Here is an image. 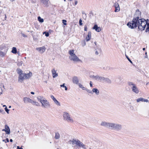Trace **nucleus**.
<instances>
[{"instance_id": "1", "label": "nucleus", "mask_w": 149, "mask_h": 149, "mask_svg": "<svg viewBox=\"0 0 149 149\" xmlns=\"http://www.w3.org/2000/svg\"><path fill=\"white\" fill-rule=\"evenodd\" d=\"M141 12L138 10L136 11L132 21H130L127 24V26L131 29L136 28L140 24L141 19L139 18Z\"/></svg>"}, {"instance_id": "2", "label": "nucleus", "mask_w": 149, "mask_h": 149, "mask_svg": "<svg viewBox=\"0 0 149 149\" xmlns=\"http://www.w3.org/2000/svg\"><path fill=\"white\" fill-rule=\"evenodd\" d=\"M140 24L138 25V29L141 31L144 30L146 26V32H147L149 31V22L148 19L146 21L145 19L141 18Z\"/></svg>"}, {"instance_id": "3", "label": "nucleus", "mask_w": 149, "mask_h": 149, "mask_svg": "<svg viewBox=\"0 0 149 149\" xmlns=\"http://www.w3.org/2000/svg\"><path fill=\"white\" fill-rule=\"evenodd\" d=\"M37 99L38 101L41 103L42 107L47 108L50 107L49 102L43 97L39 96L37 97Z\"/></svg>"}, {"instance_id": "4", "label": "nucleus", "mask_w": 149, "mask_h": 149, "mask_svg": "<svg viewBox=\"0 0 149 149\" xmlns=\"http://www.w3.org/2000/svg\"><path fill=\"white\" fill-rule=\"evenodd\" d=\"M74 50H70L69 51L68 53L70 55L69 56V58L70 60L74 62H77L80 61V60L74 54Z\"/></svg>"}, {"instance_id": "5", "label": "nucleus", "mask_w": 149, "mask_h": 149, "mask_svg": "<svg viewBox=\"0 0 149 149\" xmlns=\"http://www.w3.org/2000/svg\"><path fill=\"white\" fill-rule=\"evenodd\" d=\"M63 117L64 119L69 123H73L74 121L72 118L71 117L70 114L67 112H63Z\"/></svg>"}, {"instance_id": "6", "label": "nucleus", "mask_w": 149, "mask_h": 149, "mask_svg": "<svg viewBox=\"0 0 149 149\" xmlns=\"http://www.w3.org/2000/svg\"><path fill=\"white\" fill-rule=\"evenodd\" d=\"M128 85L132 89V90L133 92L136 94L139 93V89L135 84L132 82H129L128 83Z\"/></svg>"}, {"instance_id": "7", "label": "nucleus", "mask_w": 149, "mask_h": 149, "mask_svg": "<svg viewBox=\"0 0 149 149\" xmlns=\"http://www.w3.org/2000/svg\"><path fill=\"white\" fill-rule=\"evenodd\" d=\"M122 128L121 125L118 124L111 123V129L119 131L121 130Z\"/></svg>"}, {"instance_id": "8", "label": "nucleus", "mask_w": 149, "mask_h": 149, "mask_svg": "<svg viewBox=\"0 0 149 149\" xmlns=\"http://www.w3.org/2000/svg\"><path fill=\"white\" fill-rule=\"evenodd\" d=\"M111 123H108L105 121H102L100 123V125L110 129Z\"/></svg>"}, {"instance_id": "9", "label": "nucleus", "mask_w": 149, "mask_h": 149, "mask_svg": "<svg viewBox=\"0 0 149 149\" xmlns=\"http://www.w3.org/2000/svg\"><path fill=\"white\" fill-rule=\"evenodd\" d=\"M23 101L25 103H32L33 100L29 97H25L23 98Z\"/></svg>"}, {"instance_id": "10", "label": "nucleus", "mask_w": 149, "mask_h": 149, "mask_svg": "<svg viewBox=\"0 0 149 149\" xmlns=\"http://www.w3.org/2000/svg\"><path fill=\"white\" fill-rule=\"evenodd\" d=\"M77 142L76 146H78L79 147H82L84 148H86V146L79 140L78 139Z\"/></svg>"}, {"instance_id": "11", "label": "nucleus", "mask_w": 149, "mask_h": 149, "mask_svg": "<svg viewBox=\"0 0 149 149\" xmlns=\"http://www.w3.org/2000/svg\"><path fill=\"white\" fill-rule=\"evenodd\" d=\"M36 49L38 50L40 53L42 54L45 52V48L43 46L41 47L37 48Z\"/></svg>"}, {"instance_id": "12", "label": "nucleus", "mask_w": 149, "mask_h": 149, "mask_svg": "<svg viewBox=\"0 0 149 149\" xmlns=\"http://www.w3.org/2000/svg\"><path fill=\"white\" fill-rule=\"evenodd\" d=\"M106 82L109 84H111V80L108 78H106L103 77L102 79V82Z\"/></svg>"}, {"instance_id": "13", "label": "nucleus", "mask_w": 149, "mask_h": 149, "mask_svg": "<svg viewBox=\"0 0 149 149\" xmlns=\"http://www.w3.org/2000/svg\"><path fill=\"white\" fill-rule=\"evenodd\" d=\"M136 101L137 102H148V100L143 98L142 97H140L139 98H138L136 99Z\"/></svg>"}, {"instance_id": "14", "label": "nucleus", "mask_w": 149, "mask_h": 149, "mask_svg": "<svg viewBox=\"0 0 149 149\" xmlns=\"http://www.w3.org/2000/svg\"><path fill=\"white\" fill-rule=\"evenodd\" d=\"M72 81L73 83L78 84H79V80L78 78L76 76H74L72 78Z\"/></svg>"}, {"instance_id": "15", "label": "nucleus", "mask_w": 149, "mask_h": 149, "mask_svg": "<svg viewBox=\"0 0 149 149\" xmlns=\"http://www.w3.org/2000/svg\"><path fill=\"white\" fill-rule=\"evenodd\" d=\"M25 79V75L24 74V73L21 74L19 75V81H20L21 82H22L23 80Z\"/></svg>"}, {"instance_id": "16", "label": "nucleus", "mask_w": 149, "mask_h": 149, "mask_svg": "<svg viewBox=\"0 0 149 149\" xmlns=\"http://www.w3.org/2000/svg\"><path fill=\"white\" fill-rule=\"evenodd\" d=\"M93 29H95L97 32H99L101 31V28L100 27H98L97 25L96 24L94 25Z\"/></svg>"}, {"instance_id": "17", "label": "nucleus", "mask_w": 149, "mask_h": 149, "mask_svg": "<svg viewBox=\"0 0 149 149\" xmlns=\"http://www.w3.org/2000/svg\"><path fill=\"white\" fill-rule=\"evenodd\" d=\"M8 49H4V51H1L0 52V56L1 57H4L8 50Z\"/></svg>"}, {"instance_id": "18", "label": "nucleus", "mask_w": 149, "mask_h": 149, "mask_svg": "<svg viewBox=\"0 0 149 149\" xmlns=\"http://www.w3.org/2000/svg\"><path fill=\"white\" fill-rule=\"evenodd\" d=\"M42 3L46 7L48 6L49 3V0H41Z\"/></svg>"}, {"instance_id": "19", "label": "nucleus", "mask_w": 149, "mask_h": 149, "mask_svg": "<svg viewBox=\"0 0 149 149\" xmlns=\"http://www.w3.org/2000/svg\"><path fill=\"white\" fill-rule=\"evenodd\" d=\"M91 37V31H89L88 32V35L87 36L86 38V40L87 41H88L90 40Z\"/></svg>"}, {"instance_id": "20", "label": "nucleus", "mask_w": 149, "mask_h": 149, "mask_svg": "<svg viewBox=\"0 0 149 149\" xmlns=\"http://www.w3.org/2000/svg\"><path fill=\"white\" fill-rule=\"evenodd\" d=\"M114 6L116 8L115 12H117L119 11L120 10V8L118 3H116Z\"/></svg>"}, {"instance_id": "21", "label": "nucleus", "mask_w": 149, "mask_h": 149, "mask_svg": "<svg viewBox=\"0 0 149 149\" xmlns=\"http://www.w3.org/2000/svg\"><path fill=\"white\" fill-rule=\"evenodd\" d=\"M5 128L6 130V133L8 134H10V131L9 127L7 125H6L5 126Z\"/></svg>"}, {"instance_id": "22", "label": "nucleus", "mask_w": 149, "mask_h": 149, "mask_svg": "<svg viewBox=\"0 0 149 149\" xmlns=\"http://www.w3.org/2000/svg\"><path fill=\"white\" fill-rule=\"evenodd\" d=\"M92 92L93 93H95L97 95H99V91L98 89L96 88H94L92 89Z\"/></svg>"}, {"instance_id": "23", "label": "nucleus", "mask_w": 149, "mask_h": 149, "mask_svg": "<svg viewBox=\"0 0 149 149\" xmlns=\"http://www.w3.org/2000/svg\"><path fill=\"white\" fill-rule=\"evenodd\" d=\"M52 73L53 75V77L54 78L58 76V74L56 73L55 69H53L52 70Z\"/></svg>"}, {"instance_id": "24", "label": "nucleus", "mask_w": 149, "mask_h": 149, "mask_svg": "<svg viewBox=\"0 0 149 149\" xmlns=\"http://www.w3.org/2000/svg\"><path fill=\"white\" fill-rule=\"evenodd\" d=\"M25 79H28L30 78L32 75V73L31 72H30L28 74H25Z\"/></svg>"}, {"instance_id": "25", "label": "nucleus", "mask_w": 149, "mask_h": 149, "mask_svg": "<svg viewBox=\"0 0 149 149\" xmlns=\"http://www.w3.org/2000/svg\"><path fill=\"white\" fill-rule=\"evenodd\" d=\"M78 139H73L72 140H70L69 141L70 143V144L72 143L73 145L74 144H77V141Z\"/></svg>"}, {"instance_id": "26", "label": "nucleus", "mask_w": 149, "mask_h": 149, "mask_svg": "<svg viewBox=\"0 0 149 149\" xmlns=\"http://www.w3.org/2000/svg\"><path fill=\"white\" fill-rule=\"evenodd\" d=\"M8 49L4 45H2L0 46V50L1 51H4V49Z\"/></svg>"}, {"instance_id": "27", "label": "nucleus", "mask_w": 149, "mask_h": 149, "mask_svg": "<svg viewBox=\"0 0 149 149\" xmlns=\"http://www.w3.org/2000/svg\"><path fill=\"white\" fill-rule=\"evenodd\" d=\"M55 139H59L60 138V135L59 134L58 132H56L55 133V135L54 137Z\"/></svg>"}, {"instance_id": "28", "label": "nucleus", "mask_w": 149, "mask_h": 149, "mask_svg": "<svg viewBox=\"0 0 149 149\" xmlns=\"http://www.w3.org/2000/svg\"><path fill=\"white\" fill-rule=\"evenodd\" d=\"M11 52L14 54H16L17 52V50L16 48L15 47H13L12 48V49Z\"/></svg>"}, {"instance_id": "29", "label": "nucleus", "mask_w": 149, "mask_h": 149, "mask_svg": "<svg viewBox=\"0 0 149 149\" xmlns=\"http://www.w3.org/2000/svg\"><path fill=\"white\" fill-rule=\"evenodd\" d=\"M79 86V87L82 88V89L83 90H86V88L84 87L83 85H82L81 84H80V83H79L78 84Z\"/></svg>"}, {"instance_id": "30", "label": "nucleus", "mask_w": 149, "mask_h": 149, "mask_svg": "<svg viewBox=\"0 0 149 149\" xmlns=\"http://www.w3.org/2000/svg\"><path fill=\"white\" fill-rule=\"evenodd\" d=\"M38 21L41 23H42L44 22V19L42 18H41V17L39 16L38 17Z\"/></svg>"}, {"instance_id": "31", "label": "nucleus", "mask_w": 149, "mask_h": 149, "mask_svg": "<svg viewBox=\"0 0 149 149\" xmlns=\"http://www.w3.org/2000/svg\"><path fill=\"white\" fill-rule=\"evenodd\" d=\"M99 75H96V76L95 75H93L92 77V78H93V79H94L96 80H97L98 77Z\"/></svg>"}, {"instance_id": "32", "label": "nucleus", "mask_w": 149, "mask_h": 149, "mask_svg": "<svg viewBox=\"0 0 149 149\" xmlns=\"http://www.w3.org/2000/svg\"><path fill=\"white\" fill-rule=\"evenodd\" d=\"M54 103L57 105L58 106H60V103L58 102V101L56 99V100H55L54 101Z\"/></svg>"}, {"instance_id": "33", "label": "nucleus", "mask_w": 149, "mask_h": 149, "mask_svg": "<svg viewBox=\"0 0 149 149\" xmlns=\"http://www.w3.org/2000/svg\"><path fill=\"white\" fill-rule=\"evenodd\" d=\"M32 104L34 105H35L36 106H38V103L34 101L33 100L32 103Z\"/></svg>"}, {"instance_id": "34", "label": "nucleus", "mask_w": 149, "mask_h": 149, "mask_svg": "<svg viewBox=\"0 0 149 149\" xmlns=\"http://www.w3.org/2000/svg\"><path fill=\"white\" fill-rule=\"evenodd\" d=\"M102 78L103 77H100L99 76L97 81L100 82H102Z\"/></svg>"}, {"instance_id": "35", "label": "nucleus", "mask_w": 149, "mask_h": 149, "mask_svg": "<svg viewBox=\"0 0 149 149\" xmlns=\"http://www.w3.org/2000/svg\"><path fill=\"white\" fill-rule=\"evenodd\" d=\"M17 73H18L20 75V74H22V70H21L20 69H17Z\"/></svg>"}, {"instance_id": "36", "label": "nucleus", "mask_w": 149, "mask_h": 149, "mask_svg": "<svg viewBox=\"0 0 149 149\" xmlns=\"http://www.w3.org/2000/svg\"><path fill=\"white\" fill-rule=\"evenodd\" d=\"M22 63H23L22 61H20L19 62H18L17 63V65L19 66H21L22 65Z\"/></svg>"}, {"instance_id": "37", "label": "nucleus", "mask_w": 149, "mask_h": 149, "mask_svg": "<svg viewBox=\"0 0 149 149\" xmlns=\"http://www.w3.org/2000/svg\"><path fill=\"white\" fill-rule=\"evenodd\" d=\"M66 22H67V21L63 19V20H62V22L63 23V24L64 25H65L67 24L66 23Z\"/></svg>"}, {"instance_id": "38", "label": "nucleus", "mask_w": 149, "mask_h": 149, "mask_svg": "<svg viewBox=\"0 0 149 149\" xmlns=\"http://www.w3.org/2000/svg\"><path fill=\"white\" fill-rule=\"evenodd\" d=\"M85 90H86V91L88 93L93 94V93H92V91H91L90 90H89L87 89H86V88Z\"/></svg>"}, {"instance_id": "39", "label": "nucleus", "mask_w": 149, "mask_h": 149, "mask_svg": "<svg viewBox=\"0 0 149 149\" xmlns=\"http://www.w3.org/2000/svg\"><path fill=\"white\" fill-rule=\"evenodd\" d=\"M0 113H2L3 114H4L5 113L4 111L2 109H0Z\"/></svg>"}, {"instance_id": "40", "label": "nucleus", "mask_w": 149, "mask_h": 149, "mask_svg": "<svg viewBox=\"0 0 149 149\" xmlns=\"http://www.w3.org/2000/svg\"><path fill=\"white\" fill-rule=\"evenodd\" d=\"M5 111H6V112L8 114L9 113V110L6 107L5 108Z\"/></svg>"}, {"instance_id": "41", "label": "nucleus", "mask_w": 149, "mask_h": 149, "mask_svg": "<svg viewBox=\"0 0 149 149\" xmlns=\"http://www.w3.org/2000/svg\"><path fill=\"white\" fill-rule=\"evenodd\" d=\"M44 33H45V35L47 37H48L49 35V34L48 32H44L43 34Z\"/></svg>"}, {"instance_id": "42", "label": "nucleus", "mask_w": 149, "mask_h": 149, "mask_svg": "<svg viewBox=\"0 0 149 149\" xmlns=\"http://www.w3.org/2000/svg\"><path fill=\"white\" fill-rule=\"evenodd\" d=\"M51 97L53 100L54 101L56 100V99L52 95H51Z\"/></svg>"}, {"instance_id": "43", "label": "nucleus", "mask_w": 149, "mask_h": 149, "mask_svg": "<svg viewBox=\"0 0 149 149\" xmlns=\"http://www.w3.org/2000/svg\"><path fill=\"white\" fill-rule=\"evenodd\" d=\"M21 34L22 35V36L24 37H27V36L25 35L24 34V33H22V32H21Z\"/></svg>"}, {"instance_id": "44", "label": "nucleus", "mask_w": 149, "mask_h": 149, "mask_svg": "<svg viewBox=\"0 0 149 149\" xmlns=\"http://www.w3.org/2000/svg\"><path fill=\"white\" fill-rule=\"evenodd\" d=\"M83 18L85 19H86V14L85 13H84V15H83Z\"/></svg>"}, {"instance_id": "45", "label": "nucleus", "mask_w": 149, "mask_h": 149, "mask_svg": "<svg viewBox=\"0 0 149 149\" xmlns=\"http://www.w3.org/2000/svg\"><path fill=\"white\" fill-rule=\"evenodd\" d=\"M126 57L127 58V59L128 60V61L130 62V63H132V61H131V60L128 58V57L127 56H126Z\"/></svg>"}, {"instance_id": "46", "label": "nucleus", "mask_w": 149, "mask_h": 149, "mask_svg": "<svg viewBox=\"0 0 149 149\" xmlns=\"http://www.w3.org/2000/svg\"><path fill=\"white\" fill-rule=\"evenodd\" d=\"M79 24L80 25H82V20L81 19H80L79 20Z\"/></svg>"}, {"instance_id": "47", "label": "nucleus", "mask_w": 149, "mask_h": 149, "mask_svg": "<svg viewBox=\"0 0 149 149\" xmlns=\"http://www.w3.org/2000/svg\"><path fill=\"white\" fill-rule=\"evenodd\" d=\"M87 27L86 26H84V30L85 31H87Z\"/></svg>"}, {"instance_id": "48", "label": "nucleus", "mask_w": 149, "mask_h": 149, "mask_svg": "<svg viewBox=\"0 0 149 149\" xmlns=\"http://www.w3.org/2000/svg\"><path fill=\"white\" fill-rule=\"evenodd\" d=\"M2 93V89L1 88H0V95Z\"/></svg>"}, {"instance_id": "49", "label": "nucleus", "mask_w": 149, "mask_h": 149, "mask_svg": "<svg viewBox=\"0 0 149 149\" xmlns=\"http://www.w3.org/2000/svg\"><path fill=\"white\" fill-rule=\"evenodd\" d=\"M90 85L91 87H92L93 86L92 82L91 81H90Z\"/></svg>"}, {"instance_id": "50", "label": "nucleus", "mask_w": 149, "mask_h": 149, "mask_svg": "<svg viewBox=\"0 0 149 149\" xmlns=\"http://www.w3.org/2000/svg\"><path fill=\"white\" fill-rule=\"evenodd\" d=\"M86 45V42L85 41H84L83 43L82 44V45L83 46H85Z\"/></svg>"}, {"instance_id": "51", "label": "nucleus", "mask_w": 149, "mask_h": 149, "mask_svg": "<svg viewBox=\"0 0 149 149\" xmlns=\"http://www.w3.org/2000/svg\"><path fill=\"white\" fill-rule=\"evenodd\" d=\"M64 85H65V84H62V85H60V86H61V87H64L65 86Z\"/></svg>"}, {"instance_id": "52", "label": "nucleus", "mask_w": 149, "mask_h": 149, "mask_svg": "<svg viewBox=\"0 0 149 149\" xmlns=\"http://www.w3.org/2000/svg\"><path fill=\"white\" fill-rule=\"evenodd\" d=\"M95 53V54L97 55H98V54H99L98 52V51H97L96 50Z\"/></svg>"}, {"instance_id": "53", "label": "nucleus", "mask_w": 149, "mask_h": 149, "mask_svg": "<svg viewBox=\"0 0 149 149\" xmlns=\"http://www.w3.org/2000/svg\"><path fill=\"white\" fill-rule=\"evenodd\" d=\"M109 67H107L106 68H104V70H108V69H109Z\"/></svg>"}, {"instance_id": "54", "label": "nucleus", "mask_w": 149, "mask_h": 149, "mask_svg": "<svg viewBox=\"0 0 149 149\" xmlns=\"http://www.w3.org/2000/svg\"><path fill=\"white\" fill-rule=\"evenodd\" d=\"M6 141L5 142L6 143V142H9V140L8 138H6Z\"/></svg>"}, {"instance_id": "55", "label": "nucleus", "mask_w": 149, "mask_h": 149, "mask_svg": "<svg viewBox=\"0 0 149 149\" xmlns=\"http://www.w3.org/2000/svg\"><path fill=\"white\" fill-rule=\"evenodd\" d=\"M130 108L131 109H132V110H133V109H134V108H133V107L132 106H130Z\"/></svg>"}, {"instance_id": "56", "label": "nucleus", "mask_w": 149, "mask_h": 149, "mask_svg": "<svg viewBox=\"0 0 149 149\" xmlns=\"http://www.w3.org/2000/svg\"><path fill=\"white\" fill-rule=\"evenodd\" d=\"M17 149H23L22 148H20L19 146L17 147Z\"/></svg>"}, {"instance_id": "57", "label": "nucleus", "mask_w": 149, "mask_h": 149, "mask_svg": "<svg viewBox=\"0 0 149 149\" xmlns=\"http://www.w3.org/2000/svg\"><path fill=\"white\" fill-rule=\"evenodd\" d=\"M64 88H65V91H67V90L68 88H67V87L66 86H65L64 87Z\"/></svg>"}, {"instance_id": "58", "label": "nucleus", "mask_w": 149, "mask_h": 149, "mask_svg": "<svg viewBox=\"0 0 149 149\" xmlns=\"http://www.w3.org/2000/svg\"><path fill=\"white\" fill-rule=\"evenodd\" d=\"M31 94L33 95H34V93L33 92H31Z\"/></svg>"}, {"instance_id": "59", "label": "nucleus", "mask_w": 149, "mask_h": 149, "mask_svg": "<svg viewBox=\"0 0 149 149\" xmlns=\"http://www.w3.org/2000/svg\"><path fill=\"white\" fill-rule=\"evenodd\" d=\"M2 131H5L6 132V130L5 129H3L2 130Z\"/></svg>"}, {"instance_id": "60", "label": "nucleus", "mask_w": 149, "mask_h": 149, "mask_svg": "<svg viewBox=\"0 0 149 149\" xmlns=\"http://www.w3.org/2000/svg\"><path fill=\"white\" fill-rule=\"evenodd\" d=\"M77 1H76L75 2V5H76L77 4Z\"/></svg>"}, {"instance_id": "61", "label": "nucleus", "mask_w": 149, "mask_h": 149, "mask_svg": "<svg viewBox=\"0 0 149 149\" xmlns=\"http://www.w3.org/2000/svg\"><path fill=\"white\" fill-rule=\"evenodd\" d=\"M10 141L11 142H13V140L11 139H10Z\"/></svg>"}, {"instance_id": "62", "label": "nucleus", "mask_w": 149, "mask_h": 149, "mask_svg": "<svg viewBox=\"0 0 149 149\" xmlns=\"http://www.w3.org/2000/svg\"><path fill=\"white\" fill-rule=\"evenodd\" d=\"M5 20H6V15H5Z\"/></svg>"}, {"instance_id": "63", "label": "nucleus", "mask_w": 149, "mask_h": 149, "mask_svg": "<svg viewBox=\"0 0 149 149\" xmlns=\"http://www.w3.org/2000/svg\"><path fill=\"white\" fill-rule=\"evenodd\" d=\"M84 13H85L84 12V11H82V14L83 15H84Z\"/></svg>"}, {"instance_id": "64", "label": "nucleus", "mask_w": 149, "mask_h": 149, "mask_svg": "<svg viewBox=\"0 0 149 149\" xmlns=\"http://www.w3.org/2000/svg\"><path fill=\"white\" fill-rule=\"evenodd\" d=\"M145 48H143V50H145Z\"/></svg>"}]
</instances>
